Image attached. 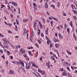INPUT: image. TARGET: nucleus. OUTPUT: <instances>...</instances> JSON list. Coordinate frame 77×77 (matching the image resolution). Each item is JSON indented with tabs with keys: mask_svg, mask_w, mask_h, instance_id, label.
I'll list each match as a JSON object with an SVG mask.
<instances>
[{
	"mask_svg": "<svg viewBox=\"0 0 77 77\" xmlns=\"http://www.w3.org/2000/svg\"><path fill=\"white\" fill-rule=\"evenodd\" d=\"M29 63H32V66H34V67H35V68H38V66H37V65L35 64L34 62H29Z\"/></svg>",
	"mask_w": 77,
	"mask_h": 77,
	"instance_id": "nucleus-1",
	"label": "nucleus"
},
{
	"mask_svg": "<svg viewBox=\"0 0 77 77\" xmlns=\"http://www.w3.org/2000/svg\"><path fill=\"white\" fill-rule=\"evenodd\" d=\"M8 42H5L3 43V45L5 47H6L7 48H8V46L9 45H8Z\"/></svg>",
	"mask_w": 77,
	"mask_h": 77,
	"instance_id": "nucleus-2",
	"label": "nucleus"
},
{
	"mask_svg": "<svg viewBox=\"0 0 77 77\" xmlns=\"http://www.w3.org/2000/svg\"><path fill=\"white\" fill-rule=\"evenodd\" d=\"M30 64L29 63H26V69H30Z\"/></svg>",
	"mask_w": 77,
	"mask_h": 77,
	"instance_id": "nucleus-3",
	"label": "nucleus"
},
{
	"mask_svg": "<svg viewBox=\"0 0 77 77\" xmlns=\"http://www.w3.org/2000/svg\"><path fill=\"white\" fill-rule=\"evenodd\" d=\"M2 41L4 42H8V41L7 39H6L5 38H4L2 39Z\"/></svg>",
	"mask_w": 77,
	"mask_h": 77,
	"instance_id": "nucleus-4",
	"label": "nucleus"
},
{
	"mask_svg": "<svg viewBox=\"0 0 77 77\" xmlns=\"http://www.w3.org/2000/svg\"><path fill=\"white\" fill-rule=\"evenodd\" d=\"M60 45L59 44H55V47H56V48H58V47H59Z\"/></svg>",
	"mask_w": 77,
	"mask_h": 77,
	"instance_id": "nucleus-5",
	"label": "nucleus"
},
{
	"mask_svg": "<svg viewBox=\"0 0 77 77\" xmlns=\"http://www.w3.org/2000/svg\"><path fill=\"white\" fill-rule=\"evenodd\" d=\"M9 72H10V74H14V72L13 70H11Z\"/></svg>",
	"mask_w": 77,
	"mask_h": 77,
	"instance_id": "nucleus-6",
	"label": "nucleus"
},
{
	"mask_svg": "<svg viewBox=\"0 0 77 77\" xmlns=\"http://www.w3.org/2000/svg\"><path fill=\"white\" fill-rule=\"evenodd\" d=\"M58 35L59 37H60V38H63V36L61 35V34H60V33H59Z\"/></svg>",
	"mask_w": 77,
	"mask_h": 77,
	"instance_id": "nucleus-7",
	"label": "nucleus"
},
{
	"mask_svg": "<svg viewBox=\"0 0 77 77\" xmlns=\"http://www.w3.org/2000/svg\"><path fill=\"white\" fill-rule=\"evenodd\" d=\"M34 26L33 27L35 29H36V23H34Z\"/></svg>",
	"mask_w": 77,
	"mask_h": 77,
	"instance_id": "nucleus-8",
	"label": "nucleus"
},
{
	"mask_svg": "<svg viewBox=\"0 0 77 77\" xmlns=\"http://www.w3.org/2000/svg\"><path fill=\"white\" fill-rule=\"evenodd\" d=\"M67 65H68V62H65L64 63L63 65L64 66H66Z\"/></svg>",
	"mask_w": 77,
	"mask_h": 77,
	"instance_id": "nucleus-9",
	"label": "nucleus"
},
{
	"mask_svg": "<svg viewBox=\"0 0 77 77\" xmlns=\"http://www.w3.org/2000/svg\"><path fill=\"white\" fill-rule=\"evenodd\" d=\"M63 75H65V76H66V75H67V74H66V73L64 72L63 73Z\"/></svg>",
	"mask_w": 77,
	"mask_h": 77,
	"instance_id": "nucleus-10",
	"label": "nucleus"
},
{
	"mask_svg": "<svg viewBox=\"0 0 77 77\" xmlns=\"http://www.w3.org/2000/svg\"><path fill=\"white\" fill-rule=\"evenodd\" d=\"M45 8L47 9L48 8V5H47V3H46L45 5Z\"/></svg>",
	"mask_w": 77,
	"mask_h": 77,
	"instance_id": "nucleus-11",
	"label": "nucleus"
},
{
	"mask_svg": "<svg viewBox=\"0 0 77 77\" xmlns=\"http://www.w3.org/2000/svg\"><path fill=\"white\" fill-rule=\"evenodd\" d=\"M41 72L42 73V75H44V74H45V72H44V71H41Z\"/></svg>",
	"mask_w": 77,
	"mask_h": 77,
	"instance_id": "nucleus-12",
	"label": "nucleus"
},
{
	"mask_svg": "<svg viewBox=\"0 0 77 77\" xmlns=\"http://www.w3.org/2000/svg\"><path fill=\"white\" fill-rule=\"evenodd\" d=\"M48 28H47V30H46L45 31V33L46 35H47L48 33Z\"/></svg>",
	"mask_w": 77,
	"mask_h": 77,
	"instance_id": "nucleus-13",
	"label": "nucleus"
},
{
	"mask_svg": "<svg viewBox=\"0 0 77 77\" xmlns=\"http://www.w3.org/2000/svg\"><path fill=\"white\" fill-rule=\"evenodd\" d=\"M28 20L27 19H25L23 20V22L24 23L25 22H27Z\"/></svg>",
	"mask_w": 77,
	"mask_h": 77,
	"instance_id": "nucleus-14",
	"label": "nucleus"
},
{
	"mask_svg": "<svg viewBox=\"0 0 77 77\" xmlns=\"http://www.w3.org/2000/svg\"><path fill=\"white\" fill-rule=\"evenodd\" d=\"M50 58L51 59H52L53 60H55V59H54V58L53 57V56H51V57H50Z\"/></svg>",
	"mask_w": 77,
	"mask_h": 77,
	"instance_id": "nucleus-15",
	"label": "nucleus"
},
{
	"mask_svg": "<svg viewBox=\"0 0 77 77\" xmlns=\"http://www.w3.org/2000/svg\"><path fill=\"white\" fill-rule=\"evenodd\" d=\"M57 6L58 8H59L60 6V3L57 2Z\"/></svg>",
	"mask_w": 77,
	"mask_h": 77,
	"instance_id": "nucleus-16",
	"label": "nucleus"
},
{
	"mask_svg": "<svg viewBox=\"0 0 77 77\" xmlns=\"http://www.w3.org/2000/svg\"><path fill=\"white\" fill-rule=\"evenodd\" d=\"M16 63H17V64L18 65H20V64H21V63L18 62V61H17L16 62Z\"/></svg>",
	"mask_w": 77,
	"mask_h": 77,
	"instance_id": "nucleus-17",
	"label": "nucleus"
},
{
	"mask_svg": "<svg viewBox=\"0 0 77 77\" xmlns=\"http://www.w3.org/2000/svg\"><path fill=\"white\" fill-rule=\"evenodd\" d=\"M53 19L54 20H56V21H58V19H57V18H55L54 17Z\"/></svg>",
	"mask_w": 77,
	"mask_h": 77,
	"instance_id": "nucleus-18",
	"label": "nucleus"
},
{
	"mask_svg": "<svg viewBox=\"0 0 77 77\" xmlns=\"http://www.w3.org/2000/svg\"><path fill=\"white\" fill-rule=\"evenodd\" d=\"M53 40H54V42H57V40L56 39V38H54Z\"/></svg>",
	"mask_w": 77,
	"mask_h": 77,
	"instance_id": "nucleus-19",
	"label": "nucleus"
},
{
	"mask_svg": "<svg viewBox=\"0 0 77 77\" xmlns=\"http://www.w3.org/2000/svg\"><path fill=\"white\" fill-rule=\"evenodd\" d=\"M50 42H51L50 40H48L47 42V44H50Z\"/></svg>",
	"mask_w": 77,
	"mask_h": 77,
	"instance_id": "nucleus-20",
	"label": "nucleus"
},
{
	"mask_svg": "<svg viewBox=\"0 0 77 77\" xmlns=\"http://www.w3.org/2000/svg\"><path fill=\"white\" fill-rule=\"evenodd\" d=\"M42 20L43 21V23H45V19H44V18H42Z\"/></svg>",
	"mask_w": 77,
	"mask_h": 77,
	"instance_id": "nucleus-21",
	"label": "nucleus"
},
{
	"mask_svg": "<svg viewBox=\"0 0 77 77\" xmlns=\"http://www.w3.org/2000/svg\"><path fill=\"white\" fill-rule=\"evenodd\" d=\"M51 7H52L54 9H55V7H54V5H51Z\"/></svg>",
	"mask_w": 77,
	"mask_h": 77,
	"instance_id": "nucleus-22",
	"label": "nucleus"
},
{
	"mask_svg": "<svg viewBox=\"0 0 77 77\" xmlns=\"http://www.w3.org/2000/svg\"><path fill=\"white\" fill-rule=\"evenodd\" d=\"M73 12L75 14H77V11H75V10H73Z\"/></svg>",
	"mask_w": 77,
	"mask_h": 77,
	"instance_id": "nucleus-23",
	"label": "nucleus"
},
{
	"mask_svg": "<svg viewBox=\"0 0 77 77\" xmlns=\"http://www.w3.org/2000/svg\"><path fill=\"white\" fill-rule=\"evenodd\" d=\"M72 22L71 21L69 23V24L70 26H72Z\"/></svg>",
	"mask_w": 77,
	"mask_h": 77,
	"instance_id": "nucleus-24",
	"label": "nucleus"
},
{
	"mask_svg": "<svg viewBox=\"0 0 77 77\" xmlns=\"http://www.w3.org/2000/svg\"><path fill=\"white\" fill-rule=\"evenodd\" d=\"M33 5L34 6H35V7H36V6H37V5H36V4L35 3H33Z\"/></svg>",
	"mask_w": 77,
	"mask_h": 77,
	"instance_id": "nucleus-25",
	"label": "nucleus"
},
{
	"mask_svg": "<svg viewBox=\"0 0 77 77\" xmlns=\"http://www.w3.org/2000/svg\"><path fill=\"white\" fill-rule=\"evenodd\" d=\"M23 56L24 57H27V55L26 54H25L24 55H23Z\"/></svg>",
	"mask_w": 77,
	"mask_h": 77,
	"instance_id": "nucleus-26",
	"label": "nucleus"
},
{
	"mask_svg": "<svg viewBox=\"0 0 77 77\" xmlns=\"http://www.w3.org/2000/svg\"><path fill=\"white\" fill-rule=\"evenodd\" d=\"M26 53V51H25L23 50L22 52V54H24Z\"/></svg>",
	"mask_w": 77,
	"mask_h": 77,
	"instance_id": "nucleus-27",
	"label": "nucleus"
},
{
	"mask_svg": "<svg viewBox=\"0 0 77 77\" xmlns=\"http://www.w3.org/2000/svg\"><path fill=\"white\" fill-rule=\"evenodd\" d=\"M67 53L69 55H71V54H72V53L70 52H68Z\"/></svg>",
	"mask_w": 77,
	"mask_h": 77,
	"instance_id": "nucleus-28",
	"label": "nucleus"
},
{
	"mask_svg": "<svg viewBox=\"0 0 77 77\" xmlns=\"http://www.w3.org/2000/svg\"><path fill=\"white\" fill-rule=\"evenodd\" d=\"M2 57L4 59H5V55H3L2 57Z\"/></svg>",
	"mask_w": 77,
	"mask_h": 77,
	"instance_id": "nucleus-29",
	"label": "nucleus"
},
{
	"mask_svg": "<svg viewBox=\"0 0 77 77\" xmlns=\"http://www.w3.org/2000/svg\"><path fill=\"white\" fill-rule=\"evenodd\" d=\"M35 45H36V47H37V48H38L39 47V45H38V44L36 43L35 44Z\"/></svg>",
	"mask_w": 77,
	"mask_h": 77,
	"instance_id": "nucleus-30",
	"label": "nucleus"
},
{
	"mask_svg": "<svg viewBox=\"0 0 77 77\" xmlns=\"http://www.w3.org/2000/svg\"><path fill=\"white\" fill-rule=\"evenodd\" d=\"M20 63H21L23 67H24V63H23L22 62Z\"/></svg>",
	"mask_w": 77,
	"mask_h": 77,
	"instance_id": "nucleus-31",
	"label": "nucleus"
},
{
	"mask_svg": "<svg viewBox=\"0 0 77 77\" xmlns=\"http://www.w3.org/2000/svg\"><path fill=\"white\" fill-rule=\"evenodd\" d=\"M71 7L72 9H74V5H73V4L72 5Z\"/></svg>",
	"mask_w": 77,
	"mask_h": 77,
	"instance_id": "nucleus-32",
	"label": "nucleus"
},
{
	"mask_svg": "<svg viewBox=\"0 0 77 77\" xmlns=\"http://www.w3.org/2000/svg\"><path fill=\"white\" fill-rule=\"evenodd\" d=\"M16 21L17 24H19V23H18V20H17V19H16Z\"/></svg>",
	"mask_w": 77,
	"mask_h": 77,
	"instance_id": "nucleus-33",
	"label": "nucleus"
},
{
	"mask_svg": "<svg viewBox=\"0 0 77 77\" xmlns=\"http://www.w3.org/2000/svg\"><path fill=\"white\" fill-rule=\"evenodd\" d=\"M46 38L47 40H49V38H48V37H47V36H46Z\"/></svg>",
	"mask_w": 77,
	"mask_h": 77,
	"instance_id": "nucleus-34",
	"label": "nucleus"
},
{
	"mask_svg": "<svg viewBox=\"0 0 77 77\" xmlns=\"http://www.w3.org/2000/svg\"><path fill=\"white\" fill-rule=\"evenodd\" d=\"M18 10L19 11V14H20V8H18Z\"/></svg>",
	"mask_w": 77,
	"mask_h": 77,
	"instance_id": "nucleus-35",
	"label": "nucleus"
},
{
	"mask_svg": "<svg viewBox=\"0 0 77 77\" xmlns=\"http://www.w3.org/2000/svg\"><path fill=\"white\" fill-rule=\"evenodd\" d=\"M32 39H33V38L31 37L30 38V40H31V42H32Z\"/></svg>",
	"mask_w": 77,
	"mask_h": 77,
	"instance_id": "nucleus-36",
	"label": "nucleus"
},
{
	"mask_svg": "<svg viewBox=\"0 0 77 77\" xmlns=\"http://www.w3.org/2000/svg\"><path fill=\"white\" fill-rule=\"evenodd\" d=\"M73 18H74V20H76V19H77V18H76V16H73Z\"/></svg>",
	"mask_w": 77,
	"mask_h": 77,
	"instance_id": "nucleus-37",
	"label": "nucleus"
},
{
	"mask_svg": "<svg viewBox=\"0 0 77 77\" xmlns=\"http://www.w3.org/2000/svg\"><path fill=\"white\" fill-rule=\"evenodd\" d=\"M50 46L51 47H51H53V44L51 43L50 44Z\"/></svg>",
	"mask_w": 77,
	"mask_h": 77,
	"instance_id": "nucleus-38",
	"label": "nucleus"
},
{
	"mask_svg": "<svg viewBox=\"0 0 77 77\" xmlns=\"http://www.w3.org/2000/svg\"><path fill=\"white\" fill-rule=\"evenodd\" d=\"M67 69H68V71H70V69H69V67H68L67 68Z\"/></svg>",
	"mask_w": 77,
	"mask_h": 77,
	"instance_id": "nucleus-39",
	"label": "nucleus"
},
{
	"mask_svg": "<svg viewBox=\"0 0 77 77\" xmlns=\"http://www.w3.org/2000/svg\"><path fill=\"white\" fill-rule=\"evenodd\" d=\"M7 25H8V26H12V24L11 23H8V24H7Z\"/></svg>",
	"mask_w": 77,
	"mask_h": 77,
	"instance_id": "nucleus-40",
	"label": "nucleus"
},
{
	"mask_svg": "<svg viewBox=\"0 0 77 77\" xmlns=\"http://www.w3.org/2000/svg\"><path fill=\"white\" fill-rule=\"evenodd\" d=\"M0 51L2 54H3V50H0Z\"/></svg>",
	"mask_w": 77,
	"mask_h": 77,
	"instance_id": "nucleus-41",
	"label": "nucleus"
},
{
	"mask_svg": "<svg viewBox=\"0 0 77 77\" xmlns=\"http://www.w3.org/2000/svg\"><path fill=\"white\" fill-rule=\"evenodd\" d=\"M10 57L11 60H12V59H13V56H10Z\"/></svg>",
	"mask_w": 77,
	"mask_h": 77,
	"instance_id": "nucleus-42",
	"label": "nucleus"
},
{
	"mask_svg": "<svg viewBox=\"0 0 77 77\" xmlns=\"http://www.w3.org/2000/svg\"><path fill=\"white\" fill-rule=\"evenodd\" d=\"M26 35L27 36L26 39H28V37H29V34H27Z\"/></svg>",
	"mask_w": 77,
	"mask_h": 77,
	"instance_id": "nucleus-43",
	"label": "nucleus"
},
{
	"mask_svg": "<svg viewBox=\"0 0 77 77\" xmlns=\"http://www.w3.org/2000/svg\"><path fill=\"white\" fill-rule=\"evenodd\" d=\"M8 32V33H12V31H9Z\"/></svg>",
	"mask_w": 77,
	"mask_h": 77,
	"instance_id": "nucleus-44",
	"label": "nucleus"
},
{
	"mask_svg": "<svg viewBox=\"0 0 77 77\" xmlns=\"http://www.w3.org/2000/svg\"><path fill=\"white\" fill-rule=\"evenodd\" d=\"M11 18H12L13 17V14H11Z\"/></svg>",
	"mask_w": 77,
	"mask_h": 77,
	"instance_id": "nucleus-45",
	"label": "nucleus"
},
{
	"mask_svg": "<svg viewBox=\"0 0 77 77\" xmlns=\"http://www.w3.org/2000/svg\"><path fill=\"white\" fill-rule=\"evenodd\" d=\"M1 37H2V38H3V37L4 36V35H3L2 34H1V35L0 36Z\"/></svg>",
	"mask_w": 77,
	"mask_h": 77,
	"instance_id": "nucleus-46",
	"label": "nucleus"
},
{
	"mask_svg": "<svg viewBox=\"0 0 77 77\" xmlns=\"http://www.w3.org/2000/svg\"><path fill=\"white\" fill-rule=\"evenodd\" d=\"M4 12H5V13H6V14H8V11H6V10H5L4 11Z\"/></svg>",
	"mask_w": 77,
	"mask_h": 77,
	"instance_id": "nucleus-47",
	"label": "nucleus"
},
{
	"mask_svg": "<svg viewBox=\"0 0 77 77\" xmlns=\"http://www.w3.org/2000/svg\"><path fill=\"white\" fill-rule=\"evenodd\" d=\"M6 63L7 64V65L8 64V61H6Z\"/></svg>",
	"mask_w": 77,
	"mask_h": 77,
	"instance_id": "nucleus-48",
	"label": "nucleus"
},
{
	"mask_svg": "<svg viewBox=\"0 0 77 77\" xmlns=\"http://www.w3.org/2000/svg\"><path fill=\"white\" fill-rule=\"evenodd\" d=\"M46 66H49V63H46Z\"/></svg>",
	"mask_w": 77,
	"mask_h": 77,
	"instance_id": "nucleus-49",
	"label": "nucleus"
},
{
	"mask_svg": "<svg viewBox=\"0 0 77 77\" xmlns=\"http://www.w3.org/2000/svg\"><path fill=\"white\" fill-rule=\"evenodd\" d=\"M41 41H40V40H38V43H39V44H41Z\"/></svg>",
	"mask_w": 77,
	"mask_h": 77,
	"instance_id": "nucleus-50",
	"label": "nucleus"
},
{
	"mask_svg": "<svg viewBox=\"0 0 77 77\" xmlns=\"http://www.w3.org/2000/svg\"><path fill=\"white\" fill-rule=\"evenodd\" d=\"M7 52H8V54H9V55H10L11 54V53H10L9 51H7Z\"/></svg>",
	"mask_w": 77,
	"mask_h": 77,
	"instance_id": "nucleus-51",
	"label": "nucleus"
},
{
	"mask_svg": "<svg viewBox=\"0 0 77 77\" xmlns=\"http://www.w3.org/2000/svg\"><path fill=\"white\" fill-rule=\"evenodd\" d=\"M53 2H54L55 3H56V1H57V0H53Z\"/></svg>",
	"mask_w": 77,
	"mask_h": 77,
	"instance_id": "nucleus-52",
	"label": "nucleus"
},
{
	"mask_svg": "<svg viewBox=\"0 0 77 77\" xmlns=\"http://www.w3.org/2000/svg\"><path fill=\"white\" fill-rule=\"evenodd\" d=\"M37 74L39 75V77H41V75H40L39 73H37Z\"/></svg>",
	"mask_w": 77,
	"mask_h": 77,
	"instance_id": "nucleus-53",
	"label": "nucleus"
},
{
	"mask_svg": "<svg viewBox=\"0 0 77 77\" xmlns=\"http://www.w3.org/2000/svg\"><path fill=\"white\" fill-rule=\"evenodd\" d=\"M46 14H47V15H50V13H48V12H46Z\"/></svg>",
	"mask_w": 77,
	"mask_h": 77,
	"instance_id": "nucleus-54",
	"label": "nucleus"
},
{
	"mask_svg": "<svg viewBox=\"0 0 77 77\" xmlns=\"http://www.w3.org/2000/svg\"><path fill=\"white\" fill-rule=\"evenodd\" d=\"M41 71H41V69H38V72H41Z\"/></svg>",
	"mask_w": 77,
	"mask_h": 77,
	"instance_id": "nucleus-55",
	"label": "nucleus"
},
{
	"mask_svg": "<svg viewBox=\"0 0 77 77\" xmlns=\"http://www.w3.org/2000/svg\"><path fill=\"white\" fill-rule=\"evenodd\" d=\"M63 15L64 16H66V14L65 13V12H64Z\"/></svg>",
	"mask_w": 77,
	"mask_h": 77,
	"instance_id": "nucleus-56",
	"label": "nucleus"
},
{
	"mask_svg": "<svg viewBox=\"0 0 77 77\" xmlns=\"http://www.w3.org/2000/svg\"><path fill=\"white\" fill-rule=\"evenodd\" d=\"M61 71H63V68L60 69Z\"/></svg>",
	"mask_w": 77,
	"mask_h": 77,
	"instance_id": "nucleus-57",
	"label": "nucleus"
},
{
	"mask_svg": "<svg viewBox=\"0 0 77 77\" xmlns=\"http://www.w3.org/2000/svg\"><path fill=\"white\" fill-rule=\"evenodd\" d=\"M22 50H23V49L22 48H21L20 50V52H21L22 51Z\"/></svg>",
	"mask_w": 77,
	"mask_h": 77,
	"instance_id": "nucleus-58",
	"label": "nucleus"
},
{
	"mask_svg": "<svg viewBox=\"0 0 77 77\" xmlns=\"http://www.w3.org/2000/svg\"><path fill=\"white\" fill-rule=\"evenodd\" d=\"M34 74H35V76H36V77H38V75H36V73H33Z\"/></svg>",
	"mask_w": 77,
	"mask_h": 77,
	"instance_id": "nucleus-59",
	"label": "nucleus"
},
{
	"mask_svg": "<svg viewBox=\"0 0 77 77\" xmlns=\"http://www.w3.org/2000/svg\"><path fill=\"white\" fill-rule=\"evenodd\" d=\"M41 35L42 36H44V34H43V33H42L41 34Z\"/></svg>",
	"mask_w": 77,
	"mask_h": 77,
	"instance_id": "nucleus-60",
	"label": "nucleus"
},
{
	"mask_svg": "<svg viewBox=\"0 0 77 77\" xmlns=\"http://www.w3.org/2000/svg\"><path fill=\"white\" fill-rule=\"evenodd\" d=\"M28 53L29 54H31V52L30 51H28Z\"/></svg>",
	"mask_w": 77,
	"mask_h": 77,
	"instance_id": "nucleus-61",
	"label": "nucleus"
},
{
	"mask_svg": "<svg viewBox=\"0 0 77 77\" xmlns=\"http://www.w3.org/2000/svg\"><path fill=\"white\" fill-rule=\"evenodd\" d=\"M67 26H67V25H66V24H65V28L67 27Z\"/></svg>",
	"mask_w": 77,
	"mask_h": 77,
	"instance_id": "nucleus-62",
	"label": "nucleus"
},
{
	"mask_svg": "<svg viewBox=\"0 0 77 77\" xmlns=\"http://www.w3.org/2000/svg\"><path fill=\"white\" fill-rule=\"evenodd\" d=\"M7 6L9 9H10V6L9 5H8Z\"/></svg>",
	"mask_w": 77,
	"mask_h": 77,
	"instance_id": "nucleus-63",
	"label": "nucleus"
},
{
	"mask_svg": "<svg viewBox=\"0 0 77 77\" xmlns=\"http://www.w3.org/2000/svg\"><path fill=\"white\" fill-rule=\"evenodd\" d=\"M12 4H13V5H15V3L13 2H12Z\"/></svg>",
	"mask_w": 77,
	"mask_h": 77,
	"instance_id": "nucleus-64",
	"label": "nucleus"
}]
</instances>
